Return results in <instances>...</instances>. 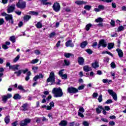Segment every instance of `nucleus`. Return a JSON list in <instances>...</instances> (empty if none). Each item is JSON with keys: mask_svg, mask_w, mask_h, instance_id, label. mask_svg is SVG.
<instances>
[{"mask_svg": "<svg viewBox=\"0 0 126 126\" xmlns=\"http://www.w3.org/2000/svg\"><path fill=\"white\" fill-rule=\"evenodd\" d=\"M52 93L55 98H60L63 95V90L60 88H55L52 90Z\"/></svg>", "mask_w": 126, "mask_h": 126, "instance_id": "nucleus-1", "label": "nucleus"}, {"mask_svg": "<svg viewBox=\"0 0 126 126\" xmlns=\"http://www.w3.org/2000/svg\"><path fill=\"white\" fill-rule=\"evenodd\" d=\"M30 75H31V72L29 71L27 73V76H26L25 78V80L26 81H28L29 79H30Z\"/></svg>", "mask_w": 126, "mask_h": 126, "instance_id": "nucleus-25", "label": "nucleus"}, {"mask_svg": "<svg viewBox=\"0 0 126 126\" xmlns=\"http://www.w3.org/2000/svg\"><path fill=\"white\" fill-rule=\"evenodd\" d=\"M63 71H64V69H62L60 71H59V75H60V77L62 76L63 75Z\"/></svg>", "mask_w": 126, "mask_h": 126, "instance_id": "nucleus-46", "label": "nucleus"}, {"mask_svg": "<svg viewBox=\"0 0 126 126\" xmlns=\"http://www.w3.org/2000/svg\"><path fill=\"white\" fill-rule=\"evenodd\" d=\"M14 9H15V4H12L11 5L8 6L7 12V13H11V12L14 11Z\"/></svg>", "mask_w": 126, "mask_h": 126, "instance_id": "nucleus-9", "label": "nucleus"}, {"mask_svg": "<svg viewBox=\"0 0 126 126\" xmlns=\"http://www.w3.org/2000/svg\"><path fill=\"white\" fill-rule=\"evenodd\" d=\"M53 8L54 11L56 12H59L61 10V5L57 2H55L53 5Z\"/></svg>", "mask_w": 126, "mask_h": 126, "instance_id": "nucleus-5", "label": "nucleus"}, {"mask_svg": "<svg viewBox=\"0 0 126 126\" xmlns=\"http://www.w3.org/2000/svg\"><path fill=\"white\" fill-rule=\"evenodd\" d=\"M31 123V119H26L24 121H22L20 124V126H26L28 124Z\"/></svg>", "mask_w": 126, "mask_h": 126, "instance_id": "nucleus-6", "label": "nucleus"}, {"mask_svg": "<svg viewBox=\"0 0 126 126\" xmlns=\"http://www.w3.org/2000/svg\"><path fill=\"white\" fill-rule=\"evenodd\" d=\"M114 46H115V44L114 43H110L108 44V48L109 50H112L113 48H114Z\"/></svg>", "mask_w": 126, "mask_h": 126, "instance_id": "nucleus-31", "label": "nucleus"}, {"mask_svg": "<svg viewBox=\"0 0 126 126\" xmlns=\"http://www.w3.org/2000/svg\"><path fill=\"white\" fill-rule=\"evenodd\" d=\"M66 47H74V44L72 43V41L71 40H68L65 43Z\"/></svg>", "mask_w": 126, "mask_h": 126, "instance_id": "nucleus-15", "label": "nucleus"}, {"mask_svg": "<svg viewBox=\"0 0 126 126\" xmlns=\"http://www.w3.org/2000/svg\"><path fill=\"white\" fill-rule=\"evenodd\" d=\"M13 99H14V100H20V99H21V95L18 94H16L13 96Z\"/></svg>", "mask_w": 126, "mask_h": 126, "instance_id": "nucleus-20", "label": "nucleus"}, {"mask_svg": "<svg viewBox=\"0 0 126 126\" xmlns=\"http://www.w3.org/2000/svg\"><path fill=\"white\" fill-rule=\"evenodd\" d=\"M105 103L106 104H111V103H113V100L112 99H108L105 102Z\"/></svg>", "mask_w": 126, "mask_h": 126, "instance_id": "nucleus-57", "label": "nucleus"}, {"mask_svg": "<svg viewBox=\"0 0 126 126\" xmlns=\"http://www.w3.org/2000/svg\"><path fill=\"white\" fill-rule=\"evenodd\" d=\"M67 125V122H66V121H62L59 124V126H66Z\"/></svg>", "mask_w": 126, "mask_h": 126, "instance_id": "nucleus-29", "label": "nucleus"}, {"mask_svg": "<svg viewBox=\"0 0 126 126\" xmlns=\"http://www.w3.org/2000/svg\"><path fill=\"white\" fill-rule=\"evenodd\" d=\"M92 26V25L91 24H88L86 26V30L87 31H89L90 28Z\"/></svg>", "mask_w": 126, "mask_h": 126, "instance_id": "nucleus-36", "label": "nucleus"}, {"mask_svg": "<svg viewBox=\"0 0 126 126\" xmlns=\"http://www.w3.org/2000/svg\"><path fill=\"white\" fill-rule=\"evenodd\" d=\"M88 44V42L86 41H85L81 43L80 47L83 48H85Z\"/></svg>", "mask_w": 126, "mask_h": 126, "instance_id": "nucleus-26", "label": "nucleus"}, {"mask_svg": "<svg viewBox=\"0 0 126 126\" xmlns=\"http://www.w3.org/2000/svg\"><path fill=\"white\" fill-rule=\"evenodd\" d=\"M41 108H42V109H45L46 110H48V111H49V107H48V105H42L41 106Z\"/></svg>", "mask_w": 126, "mask_h": 126, "instance_id": "nucleus-49", "label": "nucleus"}, {"mask_svg": "<svg viewBox=\"0 0 126 126\" xmlns=\"http://www.w3.org/2000/svg\"><path fill=\"white\" fill-rule=\"evenodd\" d=\"M105 108V111H110V106H105L104 107Z\"/></svg>", "mask_w": 126, "mask_h": 126, "instance_id": "nucleus-63", "label": "nucleus"}, {"mask_svg": "<svg viewBox=\"0 0 126 126\" xmlns=\"http://www.w3.org/2000/svg\"><path fill=\"white\" fill-rule=\"evenodd\" d=\"M101 110H104V108H103V106L101 105L98 106V108H96L95 109V111L97 113V114H100L101 113Z\"/></svg>", "mask_w": 126, "mask_h": 126, "instance_id": "nucleus-18", "label": "nucleus"}, {"mask_svg": "<svg viewBox=\"0 0 126 126\" xmlns=\"http://www.w3.org/2000/svg\"><path fill=\"white\" fill-rule=\"evenodd\" d=\"M18 89H19V90L23 91V92L24 93L26 92V91H25V90L23 89V86H22V85H19L18 86Z\"/></svg>", "mask_w": 126, "mask_h": 126, "instance_id": "nucleus-34", "label": "nucleus"}, {"mask_svg": "<svg viewBox=\"0 0 126 126\" xmlns=\"http://www.w3.org/2000/svg\"><path fill=\"white\" fill-rule=\"evenodd\" d=\"M92 7L91 5H86L84 6V8L85 9H86V10H90V9H91V8Z\"/></svg>", "mask_w": 126, "mask_h": 126, "instance_id": "nucleus-38", "label": "nucleus"}, {"mask_svg": "<svg viewBox=\"0 0 126 126\" xmlns=\"http://www.w3.org/2000/svg\"><path fill=\"white\" fill-rule=\"evenodd\" d=\"M75 3L78 5H81V4H86V2L83 0H76Z\"/></svg>", "mask_w": 126, "mask_h": 126, "instance_id": "nucleus-19", "label": "nucleus"}, {"mask_svg": "<svg viewBox=\"0 0 126 126\" xmlns=\"http://www.w3.org/2000/svg\"><path fill=\"white\" fill-rule=\"evenodd\" d=\"M34 54H35V55H40V54H41V52H40V51L36 50L34 51Z\"/></svg>", "mask_w": 126, "mask_h": 126, "instance_id": "nucleus-60", "label": "nucleus"}, {"mask_svg": "<svg viewBox=\"0 0 126 126\" xmlns=\"http://www.w3.org/2000/svg\"><path fill=\"white\" fill-rule=\"evenodd\" d=\"M4 122H5V124H6V125H7V124H8V123H9V122H10V119L9 116H7L5 118Z\"/></svg>", "mask_w": 126, "mask_h": 126, "instance_id": "nucleus-30", "label": "nucleus"}, {"mask_svg": "<svg viewBox=\"0 0 126 126\" xmlns=\"http://www.w3.org/2000/svg\"><path fill=\"white\" fill-rule=\"evenodd\" d=\"M27 106H28V104L27 103L23 104V106L21 107L22 111H27Z\"/></svg>", "mask_w": 126, "mask_h": 126, "instance_id": "nucleus-28", "label": "nucleus"}, {"mask_svg": "<svg viewBox=\"0 0 126 126\" xmlns=\"http://www.w3.org/2000/svg\"><path fill=\"white\" fill-rule=\"evenodd\" d=\"M1 15H2V16H5V19H6V21H8V20H9L10 23H11V24H13L12 15H8L5 12L2 13Z\"/></svg>", "mask_w": 126, "mask_h": 126, "instance_id": "nucleus-3", "label": "nucleus"}, {"mask_svg": "<svg viewBox=\"0 0 126 126\" xmlns=\"http://www.w3.org/2000/svg\"><path fill=\"white\" fill-rule=\"evenodd\" d=\"M16 5L18 8H25L26 7V2L22 0H19Z\"/></svg>", "mask_w": 126, "mask_h": 126, "instance_id": "nucleus-4", "label": "nucleus"}, {"mask_svg": "<svg viewBox=\"0 0 126 126\" xmlns=\"http://www.w3.org/2000/svg\"><path fill=\"white\" fill-rule=\"evenodd\" d=\"M64 65L68 66V65H69V64H70V63L69 62V61L64 60Z\"/></svg>", "mask_w": 126, "mask_h": 126, "instance_id": "nucleus-39", "label": "nucleus"}, {"mask_svg": "<svg viewBox=\"0 0 126 126\" xmlns=\"http://www.w3.org/2000/svg\"><path fill=\"white\" fill-rule=\"evenodd\" d=\"M110 65L112 68H116V63H115L112 62Z\"/></svg>", "mask_w": 126, "mask_h": 126, "instance_id": "nucleus-48", "label": "nucleus"}, {"mask_svg": "<svg viewBox=\"0 0 126 126\" xmlns=\"http://www.w3.org/2000/svg\"><path fill=\"white\" fill-rule=\"evenodd\" d=\"M11 97H12V95L10 94H8L6 95H3L2 96V101L5 103L7 101V99H9Z\"/></svg>", "mask_w": 126, "mask_h": 126, "instance_id": "nucleus-10", "label": "nucleus"}, {"mask_svg": "<svg viewBox=\"0 0 126 126\" xmlns=\"http://www.w3.org/2000/svg\"><path fill=\"white\" fill-rule=\"evenodd\" d=\"M82 89H84V85H81V86H79L77 90H82Z\"/></svg>", "mask_w": 126, "mask_h": 126, "instance_id": "nucleus-59", "label": "nucleus"}, {"mask_svg": "<svg viewBox=\"0 0 126 126\" xmlns=\"http://www.w3.org/2000/svg\"><path fill=\"white\" fill-rule=\"evenodd\" d=\"M103 61L105 63H109V61H110V58H105L104 59Z\"/></svg>", "mask_w": 126, "mask_h": 126, "instance_id": "nucleus-61", "label": "nucleus"}, {"mask_svg": "<svg viewBox=\"0 0 126 126\" xmlns=\"http://www.w3.org/2000/svg\"><path fill=\"white\" fill-rule=\"evenodd\" d=\"M48 0H43V4L47 5V4H50V5H52V3L50 2H47Z\"/></svg>", "mask_w": 126, "mask_h": 126, "instance_id": "nucleus-44", "label": "nucleus"}, {"mask_svg": "<svg viewBox=\"0 0 126 126\" xmlns=\"http://www.w3.org/2000/svg\"><path fill=\"white\" fill-rule=\"evenodd\" d=\"M101 121H102V122H104V123H108V119H106V118H101Z\"/></svg>", "mask_w": 126, "mask_h": 126, "instance_id": "nucleus-62", "label": "nucleus"}, {"mask_svg": "<svg viewBox=\"0 0 126 126\" xmlns=\"http://www.w3.org/2000/svg\"><path fill=\"white\" fill-rule=\"evenodd\" d=\"M9 40L12 43H15V42L16 41V39L15 38V36L12 35L11 36H10L9 38Z\"/></svg>", "mask_w": 126, "mask_h": 126, "instance_id": "nucleus-23", "label": "nucleus"}, {"mask_svg": "<svg viewBox=\"0 0 126 126\" xmlns=\"http://www.w3.org/2000/svg\"><path fill=\"white\" fill-rule=\"evenodd\" d=\"M36 28H38V29H40L43 27V24H42V21L38 22L35 25Z\"/></svg>", "mask_w": 126, "mask_h": 126, "instance_id": "nucleus-22", "label": "nucleus"}, {"mask_svg": "<svg viewBox=\"0 0 126 126\" xmlns=\"http://www.w3.org/2000/svg\"><path fill=\"white\" fill-rule=\"evenodd\" d=\"M92 66L93 68H98L99 67V62L97 61H95V62H94L92 63Z\"/></svg>", "mask_w": 126, "mask_h": 126, "instance_id": "nucleus-13", "label": "nucleus"}, {"mask_svg": "<svg viewBox=\"0 0 126 126\" xmlns=\"http://www.w3.org/2000/svg\"><path fill=\"white\" fill-rule=\"evenodd\" d=\"M83 125L84 126H89V123L87 121H84L83 122Z\"/></svg>", "mask_w": 126, "mask_h": 126, "instance_id": "nucleus-52", "label": "nucleus"}, {"mask_svg": "<svg viewBox=\"0 0 126 126\" xmlns=\"http://www.w3.org/2000/svg\"><path fill=\"white\" fill-rule=\"evenodd\" d=\"M2 47L3 49H4V50H7V49H8V47L7 46V45H6L5 44H3L2 45Z\"/></svg>", "mask_w": 126, "mask_h": 126, "instance_id": "nucleus-55", "label": "nucleus"}, {"mask_svg": "<svg viewBox=\"0 0 126 126\" xmlns=\"http://www.w3.org/2000/svg\"><path fill=\"white\" fill-rule=\"evenodd\" d=\"M64 56L65 58H70L71 56H72V54L71 53H65Z\"/></svg>", "mask_w": 126, "mask_h": 126, "instance_id": "nucleus-35", "label": "nucleus"}, {"mask_svg": "<svg viewBox=\"0 0 126 126\" xmlns=\"http://www.w3.org/2000/svg\"><path fill=\"white\" fill-rule=\"evenodd\" d=\"M108 92L110 94V95H111L113 97L115 101H117L118 100V96L117 95V94L113 92V90H108Z\"/></svg>", "mask_w": 126, "mask_h": 126, "instance_id": "nucleus-7", "label": "nucleus"}, {"mask_svg": "<svg viewBox=\"0 0 126 126\" xmlns=\"http://www.w3.org/2000/svg\"><path fill=\"white\" fill-rule=\"evenodd\" d=\"M32 69L33 72H34V73H36V72H37V70H38V66H33Z\"/></svg>", "mask_w": 126, "mask_h": 126, "instance_id": "nucleus-45", "label": "nucleus"}, {"mask_svg": "<svg viewBox=\"0 0 126 126\" xmlns=\"http://www.w3.org/2000/svg\"><path fill=\"white\" fill-rule=\"evenodd\" d=\"M18 67L19 65L15 64L10 66V69H13V70H18Z\"/></svg>", "mask_w": 126, "mask_h": 126, "instance_id": "nucleus-17", "label": "nucleus"}, {"mask_svg": "<svg viewBox=\"0 0 126 126\" xmlns=\"http://www.w3.org/2000/svg\"><path fill=\"white\" fill-rule=\"evenodd\" d=\"M56 77H55V73L54 72H51L49 77L47 80V82H51V85H53L55 84V81Z\"/></svg>", "mask_w": 126, "mask_h": 126, "instance_id": "nucleus-2", "label": "nucleus"}, {"mask_svg": "<svg viewBox=\"0 0 126 126\" xmlns=\"http://www.w3.org/2000/svg\"><path fill=\"white\" fill-rule=\"evenodd\" d=\"M95 22H97V23L99 22H103V19L102 18H98L97 19H95Z\"/></svg>", "mask_w": 126, "mask_h": 126, "instance_id": "nucleus-42", "label": "nucleus"}, {"mask_svg": "<svg viewBox=\"0 0 126 126\" xmlns=\"http://www.w3.org/2000/svg\"><path fill=\"white\" fill-rule=\"evenodd\" d=\"M111 25L113 26V27H114L115 24H116V22L114 21L113 20H111V23H110Z\"/></svg>", "mask_w": 126, "mask_h": 126, "instance_id": "nucleus-53", "label": "nucleus"}, {"mask_svg": "<svg viewBox=\"0 0 126 126\" xmlns=\"http://www.w3.org/2000/svg\"><path fill=\"white\" fill-rule=\"evenodd\" d=\"M67 92L70 94H71L72 93L75 94L78 92V90L74 87H69L67 89Z\"/></svg>", "mask_w": 126, "mask_h": 126, "instance_id": "nucleus-8", "label": "nucleus"}, {"mask_svg": "<svg viewBox=\"0 0 126 126\" xmlns=\"http://www.w3.org/2000/svg\"><path fill=\"white\" fill-rule=\"evenodd\" d=\"M116 51L117 52L118 54V56L119 58H123L124 57V53L123 52V50H121L119 48L116 49Z\"/></svg>", "mask_w": 126, "mask_h": 126, "instance_id": "nucleus-16", "label": "nucleus"}, {"mask_svg": "<svg viewBox=\"0 0 126 126\" xmlns=\"http://www.w3.org/2000/svg\"><path fill=\"white\" fill-rule=\"evenodd\" d=\"M21 73H22V70H19L18 71H15L14 72V74H17V76H20L21 75Z\"/></svg>", "mask_w": 126, "mask_h": 126, "instance_id": "nucleus-32", "label": "nucleus"}, {"mask_svg": "<svg viewBox=\"0 0 126 126\" xmlns=\"http://www.w3.org/2000/svg\"><path fill=\"white\" fill-rule=\"evenodd\" d=\"M83 70L86 72H88V71H90V70H91V67H89L88 65H85L83 67Z\"/></svg>", "mask_w": 126, "mask_h": 126, "instance_id": "nucleus-21", "label": "nucleus"}, {"mask_svg": "<svg viewBox=\"0 0 126 126\" xmlns=\"http://www.w3.org/2000/svg\"><path fill=\"white\" fill-rule=\"evenodd\" d=\"M125 29V27L123 26H120L118 28V32H120L121 31H124Z\"/></svg>", "mask_w": 126, "mask_h": 126, "instance_id": "nucleus-43", "label": "nucleus"}, {"mask_svg": "<svg viewBox=\"0 0 126 126\" xmlns=\"http://www.w3.org/2000/svg\"><path fill=\"white\" fill-rule=\"evenodd\" d=\"M97 100H98L99 103H101V102H102L103 101V98H102V94H100L99 95L98 98H97Z\"/></svg>", "mask_w": 126, "mask_h": 126, "instance_id": "nucleus-40", "label": "nucleus"}, {"mask_svg": "<svg viewBox=\"0 0 126 126\" xmlns=\"http://www.w3.org/2000/svg\"><path fill=\"white\" fill-rule=\"evenodd\" d=\"M48 106V109L49 111H50V110L52 109V108H54L55 107V103L53 102V101H51L49 103V106Z\"/></svg>", "mask_w": 126, "mask_h": 126, "instance_id": "nucleus-24", "label": "nucleus"}, {"mask_svg": "<svg viewBox=\"0 0 126 126\" xmlns=\"http://www.w3.org/2000/svg\"><path fill=\"white\" fill-rule=\"evenodd\" d=\"M107 47V42L105 41L104 39H101L100 41H99V44H98V48H100V47Z\"/></svg>", "mask_w": 126, "mask_h": 126, "instance_id": "nucleus-12", "label": "nucleus"}, {"mask_svg": "<svg viewBox=\"0 0 126 126\" xmlns=\"http://www.w3.org/2000/svg\"><path fill=\"white\" fill-rule=\"evenodd\" d=\"M93 98H97V97H98V93H94L93 94Z\"/></svg>", "mask_w": 126, "mask_h": 126, "instance_id": "nucleus-56", "label": "nucleus"}, {"mask_svg": "<svg viewBox=\"0 0 126 126\" xmlns=\"http://www.w3.org/2000/svg\"><path fill=\"white\" fill-rule=\"evenodd\" d=\"M78 63L80 65H83L84 63V59L83 57H78Z\"/></svg>", "mask_w": 126, "mask_h": 126, "instance_id": "nucleus-14", "label": "nucleus"}, {"mask_svg": "<svg viewBox=\"0 0 126 126\" xmlns=\"http://www.w3.org/2000/svg\"><path fill=\"white\" fill-rule=\"evenodd\" d=\"M109 126H115V125H116V123L114 121H110L109 123Z\"/></svg>", "mask_w": 126, "mask_h": 126, "instance_id": "nucleus-54", "label": "nucleus"}, {"mask_svg": "<svg viewBox=\"0 0 126 126\" xmlns=\"http://www.w3.org/2000/svg\"><path fill=\"white\" fill-rule=\"evenodd\" d=\"M86 52H87V53H88V54H89L90 55H91V54H92L93 53L92 50H91V49H87L86 50Z\"/></svg>", "mask_w": 126, "mask_h": 126, "instance_id": "nucleus-58", "label": "nucleus"}, {"mask_svg": "<svg viewBox=\"0 0 126 126\" xmlns=\"http://www.w3.org/2000/svg\"><path fill=\"white\" fill-rule=\"evenodd\" d=\"M83 113H84V108H83V107H80L78 111V115L79 117H80L81 118H84Z\"/></svg>", "mask_w": 126, "mask_h": 126, "instance_id": "nucleus-11", "label": "nucleus"}, {"mask_svg": "<svg viewBox=\"0 0 126 126\" xmlns=\"http://www.w3.org/2000/svg\"><path fill=\"white\" fill-rule=\"evenodd\" d=\"M98 8L99 9V10L101 11V10L104 9V8H105V7L102 5H99L98 6Z\"/></svg>", "mask_w": 126, "mask_h": 126, "instance_id": "nucleus-50", "label": "nucleus"}, {"mask_svg": "<svg viewBox=\"0 0 126 126\" xmlns=\"http://www.w3.org/2000/svg\"><path fill=\"white\" fill-rule=\"evenodd\" d=\"M38 62H39V59H34L31 62V63H32V64H35V63H37Z\"/></svg>", "mask_w": 126, "mask_h": 126, "instance_id": "nucleus-37", "label": "nucleus"}, {"mask_svg": "<svg viewBox=\"0 0 126 126\" xmlns=\"http://www.w3.org/2000/svg\"><path fill=\"white\" fill-rule=\"evenodd\" d=\"M29 14H31V15L37 16L38 15V14H39V13H38V12H35V11H30Z\"/></svg>", "mask_w": 126, "mask_h": 126, "instance_id": "nucleus-33", "label": "nucleus"}, {"mask_svg": "<svg viewBox=\"0 0 126 126\" xmlns=\"http://www.w3.org/2000/svg\"><path fill=\"white\" fill-rule=\"evenodd\" d=\"M29 71V70L27 68L23 70L22 69V72H23V73H24V74H25V73H26V72H28Z\"/></svg>", "mask_w": 126, "mask_h": 126, "instance_id": "nucleus-51", "label": "nucleus"}, {"mask_svg": "<svg viewBox=\"0 0 126 126\" xmlns=\"http://www.w3.org/2000/svg\"><path fill=\"white\" fill-rule=\"evenodd\" d=\"M61 77L62 79H66L67 78V74H64Z\"/></svg>", "mask_w": 126, "mask_h": 126, "instance_id": "nucleus-47", "label": "nucleus"}, {"mask_svg": "<svg viewBox=\"0 0 126 126\" xmlns=\"http://www.w3.org/2000/svg\"><path fill=\"white\" fill-rule=\"evenodd\" d=\"M42 122H48V119L46 118L45 117H42Z\"/></svg>", "mask_w": 126, "mask_h": 126, "instance_id": "nucleus-64", "label": "nucleus"}, {"mask_svg": "<svg viewBox=\"0 0 126 126\" xmlns=\"http://www.w3.org/2000/svg\"><path fill=\"white\" fill-rule=\"evenodd\" d=\"M19 59H20V56L18 55V56H17V57L16 58H15L13 59V62L14 63H16V62H17V61H18V60H19Z\"/></svg>", "mask_w": 126, "mask_h": 126, "instance_id": "nucleus-41", "label": "nucleus"}, {"mask_svg": "<svg viewBox=\"0 0 126 126\" xmlns=\"http://www.w3.org/2000/svg\"><path fill=\"white\" fill-rule=\"evenodd\" d=\"M31 18V16L29 15H26L24 17V22H27V21H29V19Z\"/></svg>", "mask_w": 126, "mask_h": 126, "instance_id": "nucleus-27", "label": "nucleus"}]
</instances>
